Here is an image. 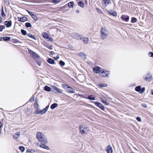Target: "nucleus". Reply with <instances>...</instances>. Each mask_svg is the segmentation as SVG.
Here are the masks:
<instances>
[{
    "instance_id": "1",
    "label": "nucleus",
    "mask_w": 153,
    "mask_h": 153,
    "mask_svg": "<svg viewBox=\"0 0 153 153\" xmlns=\"http://www.w3.org/2000/svg\"><path fill=\"white\" fill-rule=\"evenodd\" d=\"M36 137L38 140L41 143H47L48 141L43 133L39 132H38L36 134Z\"/></svg>"
},
{
    "instance_id": "2",
    "label": "nucleus",
    "mask_w": 153,
    "mask_h": 153,
    "mask_svg": "<svg viewBox=\"0 0 153 153\" xmlns=\"http://www.w3.org/2000/svg\"><path fill=\"white\" fill-rule=\"evenodd\" d=\"M100 33L101 38L102 39H104L108 37L109 31L106 27H102L101 29Z\"/></svg>"
},
{
    "instance_id": "3",
    "label": "nucleus",
    "mask_w": 153,
    "mask_h": 153,
    "mask_svg": "<svg viewBox=\"0 0 153 153\" xmlns=\"http://www.w3.org/2000/svg\"><path fill=\"white\" fill-rule=\"evenodd\" d=\"M79 128L81 133L82 134H86L89 130V128L87 127L80 126Z\"/></svg>"
},
{
    "instance_id": "4",
    "label": "nucleus",
    "mask_w": 153,
    "mask_h": 153,
    "mask_svg": "<svg viewBox=\"0 0 153 153\" xmlns=\"http://www.w3.org/2000/svg\"><path fill=\"white\" fill-rule=\"evenodd\" d=\"M110 74V72L109 71H106L105 70H103L100 71V76L102 77H108V75Z\"/></svg>"
},
{
    "instance_id": "5",
    "label": "nucleus",
    "mask_w": 153,
    "mask_h": 153,
    "mask_svg": "<svg viewBox=\"0 0 153 153\" xmlns=\"http://www.w3.org/2000/svg\"><path fill=\"white\" fill-rule=\"evenodd\" d=\"M52 92L56 94H57L58 93L59 94H61L62 93V90L59 88L53 86L52 88Z\"/></svg>"
},
{
    "instance_id": "6",
    "label": "nucleus",
    "mask_w": 153,
    "mask_h": 153,
    "mask_svg": "<svg viewBox=\"0 0 153 153\" xmlns=\"http://www.w3.org/2000/svg\"><path fill=\"white\" fill-rule=\"evenodd\" d=\"M135 90L136 91L139 92V93H142L145 91V88L143 87L141 88L140 86H138L135 88Z\"/></svg>"
},
{
    "instance_id": "7",
    "label": "nucleus",
    "mask_w": 153,
    "mask_h": 153,
    "mask_svg": "<svg viewBox=\"0 0 153 153\" xmlns=\"http://www.w3.org/2000/svg\"><path fill=\"white\" fill-rule=\"evenodd\" d=\"M121 19L124 21L127 22L128 21L129 19V16L126 15H123L121 16Z\"/></svg>"
},
{
    "instance_id": "8",
    "label": "nucleus",
    "mask_w": 153,
    "mask_h": 153,
    "mask_svg": "<svg viewBox=\"0 0 153 153\" xmlns=\"http://www.w3.org/2000/svg\"><path fill=\"white\" fill-rule=\"evenodd\" d=\"M71 36L74 39H81V36L78 34L77 33H73L71 34Z\"/></svg>"
},
{
    "instance_id": "9",
    "label": "nucleus",
    "mask_w": 153,
    "mask_h": 153,
    "mask_svg": "<svg viewBox=\"0 0 153 153\" xmlns=\"http://www.w3.org/2000/svg\"><path fill=\"white\" fill-rule=\"evenodd\" d=\"M100 98L101 99L102 102L105 104L107 105L108 104V103L107 101L106 98L105 97H100Z\"/></svg>"
},
{
    "instance_id": "10",
    "label": "nucleus",
    "mask_w": 153,
    "mask_h": 153,
    "mask_svg": "<svg viewBox=\"0 0 153 153\" xmlns=\"http://www.w3.org/2000/svg\"><path fill=\"white\" fill-rule=\"evenodd\" d=\"M106 151L107 153H112L113 150L112 147L110 145H108L106 149Z\"/></svg>"
},
{
    "instance_id": "11",
    "label": "nucleus",
    "mask_w": 153,
    "mask_h": 153,
    "mask_svg": "<svg viewBox=\"0 0 153 153\" xmlns=\"http://www.w3.org/2000/svg\"><path fill=\"white\" fill-rule=\"evenodd\" d=\"M4 23L7 27H10L12 25V22L11 21H6L4 22Z\"/></svg>"
},
{
    "instance_id": "12",
    "label": "nucleus",
    "mask_w": 153,
    "mask_h": 153,
    "mask_svg": "<svg viewBox=\"0 0 153 153\" xmlns=\"http://www.w3.org/2000/svg\"><path fill=\"white\" fill-rule=\"evenodd\" d=\"M18 20L20 22H23L27 21V18L25 16L22 18L18 17Z\"/></svg>"
},
{
    "instance_id": "13",
    "label": "nucleus",
    "mask_w": 153,
    "mask_h": 153,
    "mask_svg": "<svg viewBox=\"0 0 153 153\" xmlns=\"http://www.w3.org/2000/svg\"><path fill=\"white\" fill-rule=\"evenodd\" d=\"M41 144L39 146L41 147L48 150L50 149L49 147L48 146L45 145V144L44 143H41Z\"/></svg>"
},
{
    "instance_id": "14",
    "label": "nucleus",
    "mask_w": 153,
    "mask_h": 153,
    "mask_svg": "<svg viewBox=\"0 0 153 153\" xmlns=\"http://www.w3.org/2000/svg\"><path fill=\"white\" fill-rule=\"evenodd\" d=\"M108 13L110 15L114 16H117V13L115 11L111 10L108 11Z\"/></svg>"
},
{
    "instance_id": "15",
    "label": "nucleus",
    "mask_w": 153,
    "mask_h": 153,
    "mask_svg": "<svg viewBox=\"0 0 153 153\" xmlns=\"http://www.w3.org/2000/svg\"><path fill=\"white\" fill-rule=\"evenodd\" d=\"M110 0H103V3L105 7L111 3Z\"/></svg>"
},
{
    "instance_id": "16",
    "label": "nucleus",
    "mask_w": 153,
    "mask_h": 153,
    "mask_svg": "<svg viewBox=\"0 0 153 153\" xmlns=\"http://www.w3.org/2000/svg\"><path fill=\"white\" fill-rule=\"evenodd\" d=\"M78 56L81 57V58L83 59H85L86 58V54L82 53H80L78 54Z\"/></svg>"
},
{
    "instance_id": "17",
    "label": "nucleus",
    "mask_w": 153,
    "mask_h": 153,
    "mask_svg": "<svg viewBox=\"0 0 153 153\" xmlns=\"http://www.w3.org/2000/svg\"><path fill=\"white\" fill-rule=\"evenodd\" d=\"M94 71L96 73H99L100 72V68L99 67H96L93 68Z\"/></svg>"
},
{
    "instance_id": "18",
    "label": "nucleus",
    "mask_w": 153,
    "mask_h": 153,
    "mask_svg": "<svg viewBox=\"0 0 153 153\" xmlns=\"http://www.w3.org/2000/svg\"><path fill=\"white\" fill-rule=\"evenodd\" d=\"M68 88L69 89L68 90V91L69 92L71 93H74L75 92V89L71 88V87L69 86V88Z\"/></svg>"
},
{
    "instance_id": "19",
    "label": "nucleus",
    "mask_w": 153,
    "mask_h": 153,
    "mask_svg": "<svg viewBox=\"0 0 153 153\" xmlns=\"http://www.w3.org/2000/svg\"><path fill=\"white\" fill-rule=\"evenodd\" d=\"M20 133L19 132H17L16 134L13 135V138L16 140L19 137Z\"/></svg>"
},
{
    "instance_id": "20",
    "label": "nucleus",
    "mask_w": 153,
    "mask_h": 153,
    "mask_svg": "<svg viewBox=\"0 0 153 153\" xmlns=\"http://www.w3.org/2000/svg\"><path fill=\"white\" fill-rule=\"evenodd\" d=\"M85 98L88 99L90 100H95V98L92 95H90L88 96L87 98L86 97H84Z\"/></svg>"
},
{
    "instance_id": "21",
    "label": "nucleus",
    "mask_w": 153,
    "mask_h": 153,
    "mask_svg": "<svg viewBox=\"0 0 153 153\" xmlns=\"http://www.w3.org/2000/svg\"><path fill=\"white\" fill-rule=\"evenodd\" d=\"M42 36L46 39H48L49 35L46 32H43L42 33Z\"/></svg>"
},
{
    "instance_id": "22",
    "label": "nucleus",
    "mask_w": 153,
    "mask_h": 153,
    "mask_svg": "<svg viewBox=\"0 0 153 153\" xmlns=\"http://www.w3.org/2000/svg\"><path fill=\"white\" fill-rule=\"evenodd\" d=\"M107 86V84L105 83H102L99 84L98 85V86L99 88H101L103 87H105Z\"/></svg>"
},
{
    "instance_id": "23",
    "label": "nucleus",
    "mask_w": 153,
    "mask_h": 153,
    "mask_svg": "<svg viewBox=\"0 0 153 153\" xmlns=\"http://www.w3.org/2000/svg\"><path fill=\"white\" fill-rule=\"evenodd\" d=\"M58 106L57 103H54L51 105V108L52 109H54L56 107Z\"/></svg>"
},
{
    "instance_id": "24",
    "label": "nucleus",
    "mask_w": 153,
    "mask_h": 153,
    "mask_svg": "<svg viewBox=\"0 0 153 153\" xmlns=\"http://www.w3.org/2000/svg\"><path fill=\"white\" fill-rule=\"evenodd\" d=\"M47 62L50 64H54V61L53 59L51 58H49L48 59Z\"/></svg>"
},
{
    "instance_id": "25",
    "label": "nucleus",
    "mask_w": 153,
    "mask_h": 153,
    "mask_svg": "<svg viewBox=\"0 0 153 153\" xmlns=\"http://www.w3.org/2000/svg\"><path fill=\"white\" fill-rule=\"evenodd\" d=\"M44 89L45 91H51V88L50 87L47 85L45 86V87Z\"/></svg>"
},
{
    "instance_id": "26",
    "label": "nucleus",
    "mask_w": 153,
    "mask_h": 153,
    "mask_svg": "<svg viewBox=\"0 0 153 153\" xmlns=\"http://www.w3.org/2000/svg\"><path fill=\"white\" fill-rule=\"evenodd\" d=\"M3 39L4 41H9L10 39V38L9 37L5 36L3 37Z\"/></svg>"
},
{
    "instance_id": "27",
    "label": "nucleus",
    "mask_w": 153,
    "mask_h": 153,
    "mask_svg": "<svg viewBox=\"0 0 153 153\" xmlns=\"http://www.w3.org/2000/svg\"><path fill=\"white\" fill-rule=\"evenodd\" d=\"M74 4L73 1H71L68 4V5L69 7H72Z\"/></svg>"
},
{
    "instance_id": "28",
    "label": "nucleus",
    "mask_w": 153,
    "mask_h": 153,
    "mask_svg": "<svg viewBox=\"0 0 153 153\" xmlns=\"http://www.w3.org/2000/svg\"><path fill=\"white\" fill-rule=\"evenodd\" d=\"M78 5L82 7H83L84 6V3L82 1H79L78 3Z\"/></svg>"
},
{
    "instance_id": "29",
    "label": "nucleus",
    "mask_w": 153,
    "mask_h": 153,
    "mask_svg": "<svg viewBox=\"0 0 153 153\" xmlns=\"http://www.w3.org/2000/svg\"><path fill=\"white\" fill-rule=\"evenodd\" d=\"M25 26L27 27H32V25L29 22H27L25 24Z\"/></svg>"
},
{
    "instance_id": "30",
    "label": "nucleus",
    "mask_w": 153,
    "mask_h": 153,
    "mask_svg": "<svg viewBox=\"0 0 153 153\" xmlns=\"http://www.w3.org/2000/svg\"><path fill=\"white\" fill-rule=\"evenodd\" d=\"M33 113L35 114H41L40 111H39V109H37Z\"/></svg>"
},
{
    "instance_id": "31",
    "label": "nucleus",
    "mask_w": 153,
    "mask_h": 153,
    "mask_svg": "<svg viewBox=\"0 0 153 153\" xmlns=\"http://www.w3.org/2000/svg\"><path fill=\"white\" fill-rule=\"evenodd\" d=\"M1 16L2 17H6V15L5 14L3 7L2 8V9H1Z\"/></svg>"
},
{
    "instance_id": "32",
    "label": "nucleus",
    "mask_w": 153,
    "mask_h": 153,
    "mask_svg": "<svg viewBox=\"0 0 153 153\" xmlns=\"http://www.w3.org/2000/svg\"><path fill=\"white\" fill-rule=\"evenodd\" d=\"M83 42L85 44L87 43V42L88 41V38H83Z\"/></svg>"
},
{
    "instance_id": "33",
    "label": "nucleus",
    "mask_w": 153,
    "mask_h": 153,
    "mask_svg": "<svg viewBox=\"0 0 153 153\" xmlns=\"http://www.w3.org/2000/svg\"><path fill=\"white\" fill-rule=\"evenodd\" d=\"M99 105L98 107L100 108L101 110H104V108L103 106L102 105V104L100 103L99 104Z\"/></svg>"
},
{
    "instance_id": "34",
    "label": "nucleus",
    "mask_w": 153,
    "mask_h": 153,
    "mask_svg": "<svg viewBox=\"0 0 153 153\" xmlns=\"http://www.w3.org/2000/svg\"><path fill=\"white\" fill-rule=\"evenodd\" d=\"M59 64L61 66H63L65 65V62L62 60H60Z\"/></svg>"
},
{
    "instance_id": "35",
    "label": "nucleus",
    "mask_w": 153,
    "mask_h": 153,
    "mask_svg": "<svg viewBox=\"0 0 153 153\" xmlns=\"http://www.w3.org/2000/svg\"><path fill=\"white\" fill-rule=\"evenodd\" d=\"M148 76H147V77H145L144 78V79H145V80H147V81L150 80V77L151 76V75L149 74L148 75Z\"/></svg>"
},
{
    "instance_id": "36",
    "label": "nucleus",
    "mask_w": 153,
    "mask_h": 153,
    "mask_svg": "<svg viewBox=\"0 0 153 153\" xmlns=\"http://www.w3.org/2000/svg\"><path fill=\"white\" fill-rule=\"evenodd\" d=\"M21 32L22 34L24 35H25L27 34L26 31L22 29L21 30Z\"/></svg>"
},
{
    "instance_id": "37",
    "label": "nucleus",
    "mask_w": 153,
    "mask_h": 153,
    "mask_svg": "<svg viewBox=\"0 0 153 153\" xmlns=\"http://www.w3.org/2000/svg\"><path fill=\"white\" fill-rule=\"evenodd\" d=\"M32 18L34 19L35 21H37L38 20V18L34 14L32 15V16H31Z\"/></svg>"
},
{
    "instance_id": "38",
    "label": "nucleus",
    "mask_w": 153,
    "mask_h": 153,
    "mask_svg": "<svg viewBox=\"0 0 153 153\" xmlns=\"http://www.w3.org/2000/svg\"><path fill=\"white\" fill-rule=\"evenodd\" d=\"M19 149L22 152H23L25 150V147L22 146H20L19 148Z\"/></svg>"
},
{
    "instance_id": "39",
    "label": "nucleus",
    "mask_w": 153,
    "mask_h": 153,
    "mask_svg": "<svg viewBox=\"0 0 153 153\" xmlns=\"http://www.w3.org/2000/svg\"><path fill=\"white\" fill-rule=\"evenodd\" d=\"M5 27L4 25H0V32L2 31L3 29H4Z\"/></svg>"
},
{
    "instance_id": "40",
    "label": "nucleus",
    "mask_w": 153,
    "mask_h": 153,
    "mask_svg": "<svg viewBox=\"0 0 153 153\" xmlns=\"http://www.w3.org/2000/svg\"><path fill=\"white\" fill-rule=\"evenodd\" d=\"M136 18L134 17H132L131 19V22L132 23H135L136 22Z\"/></svg>"
},
{
    "instance_id": "41",
    "label": "nucleus",
    "mask_w": 153,
    "mask_h": 153,
    "mask_svg": "<svg viewBox=\"0 0 153 153\" xmlns=\"http://www.w3.org/2000/svg\"><path fill=\"white\" fill-rule=\"evenodd\" d=\"M27 35L29 37H31L33 39H36L34 37L33 35L30 34H27Z\"/></svg>"
},
{
    "instance_id": "42",
    "label": "nucleus",
    "mask_w": 153,
    "mask_h": 153,
    "mask_svg": "<svg viewBox=\"0 0 153 153\" xmlns=\"http://www.w3.org/2000/svg\"><path fill=\"white\" fill-rule=\"evenodd\" d=\"M47 111L45 109H43L40 111L41 114H44Z\"/></svg>"
},
{
    "instance_id": "43",
    "label": "nucleus",
    "mask_w": 153,
    "mask_h": 153,
    "mask_svg": "<svg viewBox=\"0 0 153 153\" xmlns=\"http://www.w3.org/2000/svg\"><path fill=\"white\" fill-rule=\"evenodd\" d=\"M46 47L50 50H52L53 49L52 46L51 45H48L46 46Z\"/></svg>"
},
{
    "instance_id": "44",
    "label": "nucleus",
    "mask_w": 153,
    "mask_h": 153,
    "mask_svg": "<svg viewBox=\"0 0 153 153\" xmlns=\"http://www.w3.org/2000/svg\"><path fill=\"white\" fill-rule=\"evenodd\" d=\"M63 87L65 88H69V86L66 84H64L62 85Z\"/></svg>"
},
{
    "instance_id": "45",
    "label": "nucleus",
    "mask_w": 153,
    "mask_h": 153,
    "mask_svg": "<svg viewBox=\"0 0 153 153\" xmlns=\"http://www.w3.org/2000/svg\"><path fill=\"white\" fill-rule=\"evenodd\" d=\"M149 55L150 57H153V53L152 52H149Z\"/></svg>"
},
{
    "instance_id": "46",
    "label": "nucleus",
    "mask_w": 153,
    "mask_h": 153,
    "mask_svg": "<svg viewBox=\"0 0 153 153\" xmlns=\"http://www.w3.org/2000/svg\"><path fill=\"white\" fill-rule=\"evenodd\" d=\"M33 150L32 149H28L27 150V152L33 153Z\"/></svg>"
},
{
    "instance_id": "47",
    "label": "nucleus",
    "mask_w": 153,
    "mask_h": 153,
    "mask_svg": "<svg viewBox=\"0 0 153 153\" xmlns=\"http://www.w3.org/2000/svg\"><path fill=\"white\" fill-rule=\"evenodd\" d=\"M60 0H53V2L55 3H59L60 1Z\"/></svg>"
},
{
    "instance_id": "48",
    "label": "nucleus",
    "mask_w": 153,
    "mask_h": 153,
    "mask_svg": "<svg viewBox=\"0 0 153 153\" xmlns=\"http://www.w3.org/2000/svg\"><path fill=\"white\" fill-rule=\"evenodd\" d=\"M97 10L98 12L99 13H102V11L101 10H100V9H98V8H97Z\"/></svg>"
},
{
    "instance_id": "49",
    "label": "nucleus",
    "mask_w": 153,
    "mask_h": 153,
    "mask_svg": "<svg viewBox=\"0 0 153 153\" xmlns=\"http://www.w3.org/2000/svg\"><path fill=\"white\" fill-rule=\"evenodd\" d=\"M27 11L29 15H30L31 16H32V15L34 14L32 12H30L28 10H27Z\"/></svg>"
},
{
    "instance_id": "50",
    "label": "nucleus",
    "mask_w": 153,
    "mask_h": 153,
    "mask_svg": "<svg viewBox=\"0 0 153 153\" xmlns=\"http://www.w3.org/2000/svg\"><path fill=\"white\" fill-rule=\"evenodd\" d=\"M100 103L99 102L96 101L95 102V104L96 106H98L99 105V104Z\"/></svg>"
},
{
    "instance_id": "51",
    "label": "nucleus",
    "mask_w": 153,
    "mask_h": 153,
    "mask_svg": "<svg viewBox=\"0 0 153 153\" xmlns=\"http://www.w3.org/2000/svg\"><path fill=\"white\" fill-rule=\"evenodd\" d=\"M100 103L99 102L96 101L95 102V104L96 106H98L99 105V104Z\"/></svg>"
},
{
    "instance_id": "52",
    "label": "nucleus",
    "mask_w": 153,
    "mask_h": 153,
    "mask_svg": "<svg viewBox=\"0 0 153 153\" xmlns=\"http://www.w3.org/2000/svg\"><path fill=\"white\" fill-rule=\"evenodd\" d=\"M136 120L139 122H140L141 121L140 118L139 117H136Z\"/></svg>"
},
{
    "instance_id": "53",
    "label": "nucleus",
    "mask_w": 153,
    "mask_h": 153,
    "mask_svg": "<svg viewBox=\"0 0 153 153\" xmlns=\"http://www.w3.org/2000/svg\"><path fill=\"white\" fill-rule=\"evenodd\" d=\"M141 105L142 107L145 108H146L147 107L146 105L145 104H142Z\"/></svg>"
},
{
    "instance_id": "54",
    "label": "nucleus",
    "mask_w": 153,
    "mask_h": 153,
    "mask_svg": "<svg viewBox=\"0 0 153 153\" xmlns=\"http://www.w3.org/2000/svg\"><path fill=\"white\" fill-rule=\"evenodd\" d=\"M48 41H49L51 42L53 40V39L51 37H50V38L48 37Z\"/></svg>"
},
{
    "instance_id": "55",
    "label": "nucleus",
    "mask_w": 153,
    "mask_h": 153,
    "mask_svg": "<svg viewBox=\"0 0 153 153\" xmlns=\"http://www.w3.org/2000/svg\"><path fill=\"white\" fill-rule=\"evenodd\" d=\"M49 105H48V106H47L45 109L47 111L49 108Z\"/></svg>"
},
{
    "instance_id": "56",
    "label": "nucleus",
    "mask_w": 153,
    "mask_h": 153,
    "mask_svg": "<svg viewBox=\"0 0 153 153\" xmlns=\"http://www.w3.org/2000/svg\"><path fill=\"white\" fill-rule=\"evenodd\" d=\"M33 98H34V97H33V99H32V98H31V99H30V102H32L34 101V100L33 99Z\"/></svg>"
},
{
    "instance_id": "57",
    "label": "nucleus",
    "mask_w": 153,
    "mask_h": 153,
    "mask_svg": "<svg viewBox=\"0 0 153 153\" xmlns=\"http://www.w3.org/2000/svg\"><path fill=\"white\" fill-rule=\"evenodd\" d=\"M2 22V18L0 17V23H1Z\"/></svg>"
},
{
    "instance_id": "58",
    "label": "nucleus",
    "mask_w": 153,
    "mask_h": 153,
    "mask_svg": "<svg viewBox=\"0 0 153 153\" xmlns=\"http://www.w3.org/2000/svg\"><path fill=\"white\" fill-rule=\"evenodd\" d=\"M50 53H50L51 55H53V51H51L50 52Z\"/></svg>"
},
{
    "instance_id": "59",
    "label": "nucleus",
    "mask_w": 153,
    "mask_h": 153,
    "mask_svg": "<svg viewBox=\"0 0 153 153\" xmlns=\"http://www.w3.org/2000/svg\"><path fill=\"white\" fill-rule=\"evenodd\" d=\"M56 58L57 59H59V56L58 55H57L56 56Z\"/></svg>"
},
{
    "instance_id": "60",
    "label": "nucleus",
    "mask_w": 153,
    "mask_h": 153,
    "mask_svg": "<svg viewBox=\"0 0 153 153\" xmlns=\"http://www.w3.org/2000/svg\"><path fill=\"white\" fill-rule=\"evenodd\" d=\"M76 12L77 13H79V10H76Z\"/></svg>"
},
{
    "instance_id": "61",
    "label": "nucleus",
    "mask_w": 153,
    "mask_h": 153,
    "mask_svg": "<svg viewBox=\"0 0 153 153\" xmlns=\"http://www.w3.org/2000/svg\"><path fill=\"white\" fill-rule=\"evenodd\" d=\"M151 94L153 95V89L151 90Z\"/></svg>"
},
{
    "instance_id": "62",
    "label": "nucleus",
    "mask_w": 153,
    "mask_h": 153,
    "mask_svg": "<svg viewBox=\"0 0 153 153\" xmlns=\"http://www.w3.org/2000/svg\"><path fill=\"white\" fill-rule=\"evenodd\" d=\"M2 39H3V37H0V41H1Z\"/></svg>"
},
{
    "instance_id": "63",
    "label": "nucleus",
    "mask_w": 153,
    "mask_h": 153,
    "mask_svg": "<svg viewBox=\"0 0 153 153\" xmlns=\"http://www.w3.org/2000/svg\"><path fill=\"white\" fill-rule=\"evenodd\" d=\"M35 108H38V104H37V106H35Z\"/></svg>"
},
{
    "instance_id": "64",
    "label": "nucleus",
    "mask_w": 153,
    "mask_h": 153,
    "mask_svg": "<svg viewBox=\"0 0 153 153\" xmlns=\"http://www.w3.org/2000/svg\"><path fill=\"white\" fill-rule=\"evenodd\" d=\"M36 103V101L35 102V103Z\"/></svg>"
}]
</instances>
